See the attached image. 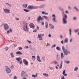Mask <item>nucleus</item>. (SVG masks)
<instances>
[{"instance_id":"1","label":"nucleus","mask_w":79,"mask_h":79,"mask_svg":"<svg viewBox=\"0 0 79 79\" xmlns=\"http://www.w3.org/2000/svg\"><path fill=\"white\" fill-rule=\"evenodd\" d=\"M62 49L64 55H68V50H67V49H65V48L64 46H62Z\"/></svg>"},{"instance_id":"2","label":"nucleus","mask_w":79,"mask_h":79,"mask_svg":"<svg viewBox=\"0 0 79 79\" xmlns=\"http://www.w3.org/2000/svg\"><path fill=\"white\" fill-rule=\"evenodd\" d=\"M44 20V18L41 17V16H39L37 19H36V21L39 24L40 23V21H42Z\"/></svg>"},{"instance_id":"3","label":"nucleus","mask_w":79,"mask_h":79,"mask_svg":"<svg viewBox=\"0 0 79 79\" xmlns=\"http://www.w3.org/2000/svg\"><path fill=\"white\" fill-rule=\"evenodd\" d=\"M28 8L30 10H34V9H37L39 8L38 6H28Z\"/></svg>"},{"instance_id":"4","label":"nucleus","mask_w":79,"mask_h":79,"mask_svg":"<svg viewBox=\"0 0 79 79\" xmlns=\"http://www.w3.org/2000/svg\"><path fill=\"white\" fill-rule=\"evenodd\" d=\"M64 17L63 18V22L64 24L67 23V21H66V19L67 18V15H64Z\"/></svg>"},{"instance_id":"5","label":"nucleus","mask_w":79,"mask_h":79,"mask_svg":"<svg viewBox=\"0 0 79 79\" xmlns=\"http://www.w3.org/2000/svg\"><path fill=\"white\" fill-rule=\"evenodd\" d=\"M23 30H24L25 31H29V28H28L27 24L25 25L23 27Z\"/></svg>"},{"instance_id":"6","label":"nucleus","mask_w":79,"mask_h":79,"mask_svg":"<svg viewBox=\"0 0 79 79\" xmlns=\"http://www.w3.org/2000/svg\"><path fill=\"white\" fill-rule=\"evenodd\" d=\"M4 27L5 30H8L9 29V26L8 24L6 23L4 25Z\"/></svg>"},{"instance_id":"7","label":"nucleus","mask_w":79,"mask_h":79,"mask_svg":"<svg viewBox=\"0 0 79 79\" xmlns=\"http://www.w3.org/2000/svg\"><path fill=\"white\" fill-rule=\"evenodd\" d=\"M23 61L24 64H25V65H26L27 66V65H28V62L26 60L24 59L23 60Z\"/></svg>"},{"instance_id":"8","label":"nucleus","mask_w":79,"mask_h":79,"mask_svg":"<svg viewBox=\"0 0 79 79\" xmlns=\"http://www.w3.org/2000/svg\"><path fill=\"white\" fill-rule=\"evenodd\" d=\"M29 25L30 27L31 28H32V29H34V27H35L34 25L32 23H30Z\"/></svg>"},{"instance_id":"9","label":"nucleus","mask_w":79,"mask_h":79,"mask_svg":"<svg viewBox=\"0 0 79 79\" xmlns=\"http://www.w3.org/2000/svg\"><path fill=\"white\" fill-rule=\"evenodd\" d=\"M52 17H54V18L53 19V21L54 22H56V20L55 19H56V17H55V15H52Z\"/></svg>"},{"instance_id":"10","label":"nucleus","mask_w":79,"mask_h":79,"mask_svg":"<svg viewBox=\"0 0 79 79\" xmlns=\"http://www.w3.org/2000/svg\"><path fill=\"white\" fill-rule=\"evenodd\" d=\"M4 11L6 13H10V10H7V9H4Z\"/></svg>"},{"instance_id":"11","label":"nucleus","mask_w":79,"mask_h":79,"mask_svg":"<svg viewBox=\"0 0 79 79\" xmlns=\"http://www.w3.org/2000/svg\"><path fill=\"white\" fill-rule=\"evenodd\" d=\"M6 71L7 73H10L11 72V69L9 68H7Z\"/></svg>"},{"instance_id":"12","label":"nucleus","mask_w":79,"mask_h":79,"mask_svg":"<svg viewBox=\"0 0 79 79\" xmlns=\"http://www.w3.org/2000/svg\"><path fill=\"white\" fill-rule=\"evenodd\" d=\"M38 37L39 38L40 40H42V37L41 36V35H38Z\"/></svg>"},{"instance_id":"13","label":"nucleus","mask_w":79,"mask_h":79,"mask_svg":"<svg viewBox=\"0 0 79 79\" xmlns=\"http://www.w3.org/2000/svg\"><path fill=\"white\" fill-rule=\"evenodd\" d=\"M37 60L38 61H39V62H41V60H40V56H37Z\"/></svg>"},{"instance_id":"14","label":"nucleus","mask_w":79,"mask_h":79,"mask_svg":"<svg viewBox=\"0 0 79 79\" xmlns=\"http://www.w3.org/2000/svg\"><path fill=\"white\" fill-rule=\"evenodd\" d=\"M45 4L41 5L39 6V8H43L45 6Z\"/></svg>"},{"instance_id":"15","label":"nucleus","mask_w":79,"mask_h":79,"mask_svg":"<svg viewBox=\"0 0 79 79\" xmlns=\"http://www.w3.org/2000/svg\"><path fill=\"white\" fill-rule=\"evenodd\" d=\"M68 41V39L67 38H66L64 40V43H67Z\"/></svg>"},{"instance_id":"16","label":"nucleus","mask_w":79,"mask_h":79,"mask_svg":"<svg viewBox=\"0 0 79 79\" xmlns=\"http://www.w3.org/2000/svg\"><path fill=\"white\" fill-rule=\"evenodd\" d=\"M16 54L17 55H23V54L20 51H19L16 52Z\"/></svg>"},{"instance_id":"17","label":"nucleus","mask_w":79,"mask_h":79,"mask_svg":"<svg viewBox=\"0 0 79 79\" xmlns=\"http://www.w3.org/2000/svg\"><path fill=\"white\" fill-rule=\"evenodd\" d=\"M16 59L17 61H20V60H21V57H19L18 58H16Z\"/></svg>"},{"instance_id":"18","label":"nucleus","mask_w":79,"mask_h":79,"mask_svg":"<svg viewBox=\"0 0 79 79\" xmlns=\"http://www.w3.org/2000/svg\"><path fill=\"white\" fill-rule=\"evenodd\" d=\"M23 8H26V7H27V4H23Z\"/></svg>"},{"instance_id":"19","label":"nucleus","mask_w":79,"mask_h":79,"mask_svg":"<svg viewBox=\"0 0 79 79\" xmlns=\"http://www.w3.org/2000/svg\"><path fill=\"white\" fill-rule=\"evenodd\" d=\"M56 60L58 61V60H59V59H60V56H59V55H56Z\"/></svg>"},{"instance_id":"20","label":"nucleus","mask_w":79,"mask_h":79,"mask_svg":"<svg viewBox=\"0 0 79 79\" xmlns=\"http://www.w3.org/2000/svg\"><path fill=\"white\" fill-rule=\"evenodd\" d=\"M49 26L50 27H51V29H53L54 28V26H53V25H52L51 23L49 24Z\"/></svg>"},{"instance_id":"21","label":"nucleus","mask_w":79,"mask_h":79,"mask_svg":"<svg viewBox=\"0 0 79 79\" xmlns=\"http://www.w3.org/2000/svg\"><path fill=\"white\" fill-rule=\"evenodd\" d=\"M45 24H46L45 27L47 29V28H48V22H46Z\"/></svg>"},{"instance_id":"22","label":"nucleus","mask_w":79,"mask_h":79,"mask_svg":"<svg viewBox=\"0 0 79 79\" xmlns=\"http://www.w3.org/2000/svg\"><path fill=\"white\" fill-rule=\"evenodd\" d=\"M43 75L46 77H48V74L47 73H43Z\"/></svg>"},{"instance_id":"23","label":"nucleus","mask_w":79,"mask_h":79,"mask_svg":"<svg viewBox=\"0 0 79 79\" xmlns=\"http://www.w3.org/2000/svg\"><path fill=\"white\" fill-rule=\"evenodd\" d=\"M56 49L57 50H59V51H61V49L60 48V47H56Z\"/></svg>"},{"instance_id":"24","label":"nucleus","mask_w":79,"mask_h":79,"mask_svg":"<svg viewBox=\"0 0 79 79\" xmlns=\"http://www.w3.org/2000/svg\"><path fill=\"white\" fill-rule=\"evenodd\" d=\"M32 76L33 77H36L37 76V74L36 73L35 75H32Z\"/></svg>"},{"instance_id":"25","label":"nucleus","mask_w":79,"mask_h":79,"mask_svg":"<svg viewBox=\"0 0 79 79\" xmlns=\"http://www.w3.org/2000/svg\"><path fill=\"white\" fill-rule=\"evenodd\" d=\"M61 58L62 59H63L64 58V56L63 55V52L61 53Z\"/></svg>"},{"instance_id":"26","label":"nucleus","mask_w":79,"mask_h":79,"mask_svg":"<svg viewBox=\"0 0 79 79\" xmlns=\"http://www.w3.org/2000/svg\"><path fill=\"white\" fill-rule=\"evenodd\" d=\"M42 14H43V15H48V13H46L44 11L42 12Z\"/></svg>"},{"instance_id":"27","label":"nucleus","mask_w":79,"mask_h":79,"mask_svg":"<svg viewBox=\"0 0 79 79\" xmlns=\"http://www.w3.org/2000/svg\"><path fill=\"white\" fill-rule=\"evenodd\" d=\"M32 58L33 61H35V57L34 56H32Z\"/></svg>"},{"instance_id":"28","label":"nucleus","mask_w":79,"mask_h":79,"mask_svg":"<svg viewBox=\"0 0 79 79\" xmlns=\"http://www.w3.org/2000/svg\"><path fill=\"white\" fill-rule=\"evenodd\" d=\"M64 62L66 63H67V64H69L70 62L69 61H67V60H65L64 61Z\"/></svg>"},{"instance_id":"29","label":"nucleus","mask_w":79,"mask_h":79,"mask_svg":"<svg viewBox=\"0 0 79 79\" xmlns=\"http://www.w3.org/2000/svg\"><path fill=\"white\" fill-rule=\"evenodd\" d=\"M25 73V72L24 71H22V74L21 76H23L24 74Z\"/></svg>"},{"instance_id":"30","label":"nucleus","mask_w":79,"mask_h":79,"mask_svg":"<svg viewBox=\"0 0 79 79\" xmlns=\"http://www.w3.org/2000/svg\"><path fill=\"white\" fill-rule=\"evenodd\" d=\"M23 10L24 11H25L26 12H29V10H27L26 9H23Z\"/></svg>"},{"instance_id":"31","label":"nucleus","mask_w":79,"mask_h":79,"mask_svg":"<svg viewBox=\"0 0 79 79\" xmlns=\"http://www.w3.org/2000/svg\"><path fill=\"white\" fill-rule=\"evenodd\" d=\"M74 32H76V33H77V32H78V31H79V30L77 29V30H74Z\"/></svg>"},{"instance_id":"32","label":"nucleus","mask_w":79,"mask_h":79,"mask_svg":"<svg viewBox=\"0 0 79 79\" xmlns=\"http://www.w3.org/2000/svg\"><path fill=\"white\" fill-rule=\"evenodd\" d=\"M6 5H8L9 6H10V7H11V5L10 4H8L7 3H6Z\"/></svg>"},{"instance_id":"33","label":"nucleus","mask_w":79,"mask_h":79,"mask_svg":"<svg viewBox=\"0 0 79 79\" xmlns=\"http://www.w3.org/2000/svg\"><path fill=\"white\" fill-rule=\"evenodd\" d=\"M77 69H78V68L77 67H75V69H74V71H77Z\"/></svg>"},{"instance_id":"34","label":"nucleus","mask_w":79,"mask_h":79,"mask_svg":"<svg viewBox=\"0 0 79 79\" xmlns=\"http://www.w3.org/2000/svg\"><path fill=\"white\" fill-rule=\"evenodd\" d=\"M69 31L70 32V33H69L70 35H71V29H70L69 30Z\"/></svg>"},{"instance_id":"35","label":"nucleus","mask_w":79,"mask_h":79,"mask_svg":"<svg viewBox=\"0 0 79 79\" xmlns=\"http://www.w3.org/2000/svg\"><path fill=\"white\" fill-rule=\"evenodd\" d=\"M10 55L11 57H12V58H13V57H14V55H13V53H11Z\"/></svg>"},{"instance_id":"36","label":"nucleus","mask_w":79,"mask_h":79,"mask_svg":"<svg viewBox=\"0 0 79 79\" xmlns=\"http://www.w3.org/2000/svg\"><path fill=\"white\" fill-rule=\"evenodd\" d=\"M43 17L45 19H48V17H47L46 16H43Z\"/></svg>"},{"instance_id":"37","label":"nucleus","mask_w":79,"mask_h":79,"mask_svg":"<svg viewBox=\"0 0 79 79\" xmlns=\"http://www.w3.org/2000/svg\"><path fill=\"white\" fill-rule=\"evenodd\" d=\"M5 50H6V51H7L8 50V48L7 47H6L5 48Z\"/></svg>"},{"instance_id":"38","label":"nucleus","mask_w":79,"mask_h":79,"mask_svg":"<svg viewBox=\"0 0 79 79\" xmlns=\"http://www.w3.org/2000/svg\"><path fill=\"white\" fill-rule=\"evenodd\" d=\"M73 20H75V21H76V17H74L73 18Z\"/></svg>"},{"instance_id":"39","label":"nucleus","mask_w":79,"mask_h":79,"mask_svg":"<svg viewBox=\"0 0 79 79\" xmlns=\"http://www.w3.org/2000/svg\"><path fill=\"white\" fill-rule=\"evenodd\" d=\"M53 62L55 64H58V62L56 61H54Z\"/></svg>"},{"instance_id":"40","label":"nucleus","mask_w":79,"mask_h":79,"mask_svg":"<svg viewBox=\"0 0 79 79\" xmlns=\"http://www.w3.org/2000/svg\"><path fill=\"white\" fill-rule=\"evenodd\" d=\"M56 47V45H55V44L53 45L52 46V48H53L54 47Z\"/></svg>"},{"instance_id":"41","label":"nucleus","mask_w":79,"mask_h":79,"mask_svg":"<svg viewBox=\"0 0 79 79\" xmlns=\"http://www.w3.org/2000/svg\"><path fill=\"white\" fill-rule=\"evenodd\" d=\"M74 9H75V10H77V11H78V9H77V8L76 7H74Z\"/></svg>"},{"instance_id":"42","label":"nucleus","mask_w":79,"mask_h":79,"mask_svg":"<svg viewBox=\"0 0 79 79\" xmlns=\"http://www.w3.org/2000/svg\"><path fill=\"white\" fill-rule=\"evenodd\" d=\"M65 70H64L63 72V74H64V73H65Z\"/></svg>"},{"instance_id":"43","label":"nucleus","mask_w":79,"mask_h":79,"mask_svg":"<svg viewBox=\"0 0 79 79\" xmlns=\"http://www.w3.org/2000/svg\"><path fill=\"white\" fill-rule=\"evenodd\" d=\"M42 60L43 61H45V57H42Z\"/></svg>"},{"instance_id":"44","label":"nucleus","mask_w":79,"mask_h":79,"mask_svg":"<svg viewBox=\"0 0 79 79\" xmlns=\"http://www.w3.org/2000/svg\"><path fill=\"white\" fill-rule=\"evenodd\" d=\"M14 68V66L13 65H12L11 66V69H13Z\"/></svg>"},{"instance_id":"45","label":"nucleus","mask_w":79,"mask_h":79,"mask_svg":"<svg viewBox=\"0 0 79 79\" xmlns=\"http://www.w3.org/2000/svg\"><path fill=\"white\" fill-rule=\"evenodd\" d=\"M18 48L19 49V50H23V48L21 47H19Z\"/></svg>"},{"instance_id":"46","label":"nucleus","mask_w":79,"mask_h":79,"mask_svg":"<svg viewBox=\"0 0 79 79\" xmlns=\"http://www.w3.org/2000/svg\"><path fill=\"white\" fill-rule=\"evenodd\" d=\"M14 79H17V77L16 76H15L14 77Z\"/></svg>"},{"instance_id":"47","label":"nucleus","mask_w":79,"mask_h":79,"mask_svg":"<svg viewBox=\"0 0 79 79\" xmlns=\"http://www.w3.org/2000/svg\"><path fill=\"white\" fill-rule=\"evenodd\" d=\"M68 8L69 10H71V6H69Z\"/></svg>"},{"instance_id":"48","label":"nucleus","mask_w":79,"mask_h":79,"mask_svg":"<svg viewBox=\"0 0 79 79\" xmlns=\"http://www.w3.org/2000/svg\"><path fill=\"white\" fill-rule=\"evenodd\" d=\"M61 79H64V76H63L61 77Z\"/></svg>"},{"instance_id":"49","label":"nucleus","mask_w":79,"mask_h":79,"mask_svg":"<svg viewBox=\"0 0 79 79\" xmlns=\"http://www.w3.org/2000/svg\"><path fill=\"white\" fill-rule=\"evenodd\" d=\"M62 65L61 64H60V66L59 67L60 69H61V68H62Z\"/></svg>"},{"instance_id":"50","label":"nucleus","mask_w":79,"mask_h":79,"mask_svg":"<svg viewBox=\"0 0 79 79\" xmlns=\"http://www.w3.org/2000/svg\"><path fill=\"white\" fill-rule=\"evenodd\" d=\"M33 32H37V30L35 29V30H34Z\"/></svg>"},{"instance_id":"51","label":"nucleus","mask_w":79,"mask_h":79,"mask_svg":"<svg viewBox=\"0 0 79 79\" xmlns=\"http://www.w3.org/2000/svg\"><path fill=\"white\" fill-rule=\"evenodd\" d=\"M16 20H17V21H18L19 20V19L18 18H15Z\"/></svg>"},{"instance_id":"52","label":"nucleus","mask_w":79,"mask_h":79,"mask_svg":"<svg viewBox=\"0 0 79 79\" xmlns=\"http://www.w3.org/2000/svg\"><path fill=\"white\" fill-rule=\"evenodd\" d=\"M51 36H52L50 34H49L48 35L49 37H51Z\"/></svg>"},{"instance_id":"53","label":"nucleus","mask_w":79,"mask_h":79,"mask_svg":"<svg viewBox=\"0 0 79 79\" xmlns=\"http://www.w3.org/2000/svg\"><path fill=\"white\" fill-rule=\"evenodd\" d=\"M27 42H28L29 43H31V42L30 41H29V40H27Z\"/></svg>"},{"instance_id":"54","label":"nucleus","mask_w":79,"mask_h":79,"mask_svg":"<svg viewBox=\"0 0 79 79\" xmlns=\"http://www.w3.org/2000/svg\"><path fill=\"white\" fill-rule=\"evenodd\" d=\"M65 13L67 14H68V11L66 10L65 11Z\"/></svg>"},{"instance_id":"55","label":"nucleus","mask_w":79,"mask_h":79,"mask_svg":"<svg viewBox=\"0 0 79 79\" xmlns=\"http://www.w3.org/2000/svg\"><path fill=\"white\" fill-rule=\"evenodd\" d=\"M63 75L65 76H67V74H66V73H64V74Z\"/></svg>"},{"instance_id":"56","label":"nucleus","mask_w":79,"mask_h":79,"mask_svg":"<svg viewBox=\"0 0 79 79\" xmlns=\"http://www.w3.org/2000/svg\"><path fill=\"white\" fill-rule=\"evenodd\" d=\"M42 26H44V23L42 22Z\"/></svg>"},{"instance_id":"57","label":"nucleus","mask_w":79,"mask_h":79,"mask_svg":"<svg viewBox=\"0 0 79 79\" xmlns=\"http://www.w3.org/2000/svg\"><path fill=\"white\" fill-rule=\"evenodd\" d=\"M61 44H63L64 41L63 40L61 41Z\"/></svg>"},{"instance_id":"58","label":"nucleus","mask_w":79,"mask_h":79,"mask_svg":"<svg viewBox=\"0 0 79 79\" xmlns=\"http://www.w3.org/2000/svg\"><path fill=\"white\" fill-rule=\"evenodd\" d=\"M16 46H17V44H14V47H16Z\"/></svg>"},{"instance_id":"59","label":"nucleus","mask_w":79,"mask_h":79,"mask_svg":"<svg viewBox=\"0 0 79 79\" xmlns=\"http://www.w3.org/2000/svg\"><path fill=\"white\" fill-rule=\"evenodd\" d=\"M10 32H12V30L11 28L10 29Z\"/></svg>"},{"instance_id":"60","label":"nucleus","mask_w":79,"mask_h":79,"mask_svg":"<svg viewBox=\"0 0 79 79\" xmlns=\"http://www.w3.org/2000/svg\"><path fill=\"white\" fill-rule=\"evenodd\" d=\"M37 28L38 30H39V27L38 26H37Z\"/></svg>"},{"instance_id":"61","label":"nucleus","mask_w":79,"mask_h":79,"mask_svg":"<svg viewBox=\"0 0 79 79\" xmlns=\"http://www.w3.org/2000/svg\"><path fill=\"white\" fill-rule=\"evenodd\" d=\"M46 46H47V47H48V46H49V45H48V43L47 44Z\"/></svg>"},{"instance_id":"62","label":"nucleus","mask_w":79,"mask_h":79,"mask_svg":"<svg viewBox=\"0 0 79 79\" xmlns=\"http://www.w3.org/2000/svg\"><path fill=\"white\" fill-rule=\"evenodd\" d=\"M72 39H70V42H72Z\"/></svg>"},{"instance_id":"63","label":"nucleus","mask_w":79,"mask_h":79,"mask_svg":"<svg viewBox=\"0 0 79 79\" xmlns=\"http://www.w3.org/2000/svg\"><path fill=\"white\" fill-rule=\"evenodd\" d=\"M7 33H10V30H8L7 31Z\"/></svg>"},{"instance_id":"64","label":"nucleus","mask_w":79,"mask_h":79,"mask_svg":"<svg viewBox=\"0 0 79 79\" xmlns=\"http://www.w3.org/2000/svg\"><path fill=\"white\" fill-rule=\"evenodd\" d=\"M22 61H21L20 62V63H19L20 64H22Z\"/></svg>"}]
</instances>
